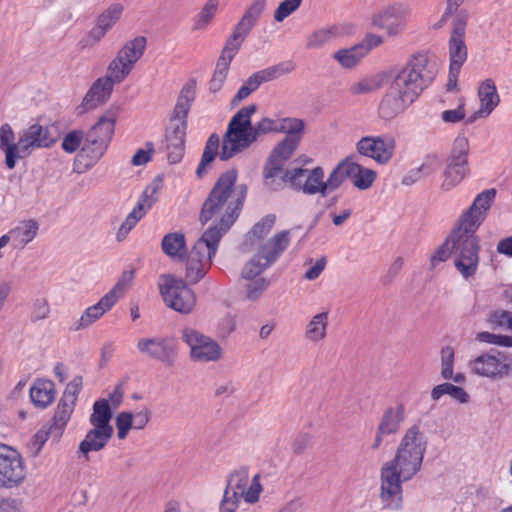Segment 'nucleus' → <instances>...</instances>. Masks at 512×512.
<instances>
[{
	"mask_svg": "<svg viewBox=\"0 0 512 512\" xmlns=\"http://www.w3.org/2000/svg\"><path fill=\"white\" fill-rule=\"evenodd\" d=\"M496 194L494 188L483 190L460 213L445 241L430 256L432 267L445 262L454 254L453 264L461 277L464 280L474 278L479 267L481 249L476 232L486 220Z\"/></svg>",
	"mask_w": 512,
	"mask_h": 512,
	"instance_id": "1",
	"label": "nucleus"
},
{
	"mask_svg": "<svg viewBox=\"0 0 512 512\" xmlns=\"http://www.w3.org/2000/svg\"><path fill=\"white\" fill-rule=\"evenodd\" d=\"M428 447V437L421 421L413 423L403 432L394 456L380 468L379 499L382 507L400 511L403 507V486L421 471Z\"/></svg>",
	"mask_w": 512,
	"mask_h": 512,
	"instance_id": "2",
	"label": "nucleus"
},
{
	"mask_svg": "<svg viewBox=\"0 0 512 512\" xmlns=\"http://www.w3.org/2000/svg\"><path fill=\"white\" fill-rule=\"evenodd\" d=\"M236 181V170L223 173L202 206L201 223L212 222L207 230L217 232L219 238H222L236 221L246 198V186L236 184Z\"/></svg>",
	"mask_w": 512,
	"mask_h": 512,
	"instance_id": "3",
	"label": "nucleus"
},
{
	"mask_svg": "<svg viewBox=\"0 0 512 512\" xmlns=\"http://www.w3.org/2000/svg\"><path fill=\"white\" fill-rule=\"evenodd\" d=\"M263 489L260 473L251 475L248 466H239L226 476L218 511L236 512L242 501L254 505L259 502Z\"/></svg>",
	"mask_w": 512,
	"mask_h": 512,
	"instance_id": "4",
	"label": "nucleus"
},
{
	"mask_svg": "<svg viewBox=\"0 0 512 512\" xmlns=\"http://www.w3.org/2000/svg\"><path fill=\"white\" fill-rule=\"evenodd\" d=\"M435 75L436 68L429 55L417 52L395 71L390 86L415 101L432 83Z\"/></svg>",
	"mask_w": 512,
	"mask_h": 512,
	"instance_id": "5",
	"label": "nucleus"
},
{
	"mask_svg": "<svg viewBox=\"0 0 512 512\" xmlns=\"http://www.w3.org/2000/svg\"><path fill=\"white\" fill-rule=\"evenodd\" d=\"M256 112V105L241 108L230 120L223 137L219 158L229 160L237 153L247 149L255 140V131L251 125V116Z\"/></svg>",
	"mask_w": 512,
	"mask_h": 512,
	"instance_id": "6",
	"label": "nucleus"
},
{
	"mask_svg": "<svg viewBox=\"0 0 512 512\" xmlns=\"http://www.w3.org/2000/svg\"><path fill=\"white\" fill-rule=\"evenodd\" d=\"M221 238L213 230H205L194 243L186 259V279L198 283L210 270L212 259L217 253Z\"/></svg>",
	"mask_w": 512,
	"mask_h": 512,
	"instance_id": "7",
	"label": "nucleus"
},
{
	"mask_svg": "<svg viewBox=\"0 0 512 512\" xmlns=\"http://www.w3.org/2000/svg\"><path fill=\"white\" fill-rule=\"evenodd\" d=\"M118 108L111 107L99 118L97 123L87 132L81 152L89 158L87 166L94 165L106 152L112 139Z\"/></svg>",
	"mask_w": 512,
	"mask_h": 512,
	"instance_id": "8",
	"label": "nucleus"
},
{
	"mask_svg": "<svg viewBox=\"0 0 512 512\" xmlns=\"http://www.w3.org/2000/svg\"><path fill=\"white\" fill-rule=\"evenodd\" d=\"M289 241V233L283 231L267 240L265 245L254 248L252 251L254 255L242 267L241 278H260V275L269 268L286 249Z\"/></svg>",
	"mask_w": 512,
	"mask_h": 512,
	"instance_id": "9",
	"label": "nucleus"
},
{
	"mask_svg": "<svg viewBox=\"0 0 512 512\" xmlns=\"http://www.w3.org/2000/svg\"><path fill=\"white\" fill-rule=\"evenodd\" d=\"M468 365L473 374L492 381L512 376V355L496 349L477 355Z\"/></svg>",
	"mask_w": 512,
	"mask_h": 512,
	"instance_id": "10",
	"label": "nucleus"
},
{
	"mask_svg": "<svg viewBox=\"0 0 512 512\" xmlns=\"http://www.w3.org/2000/svg\"><path fill=\"white\" fill-rule=\"evenodd\" d=\"M159 290L165 304L171 309L187 314L195 306V295L184 280L171 274L159 278Z\"/></svg>",
	"mask_w": 512,
	"mask_h": 512,
	"instance_id": "11",
	"label": "nucleus"
},
{
	"mask_svg": "<svg viewBox=\"0 0 512 512\" xmlns=\"http://www.w3.org/2000/svg\"><path fill=\"white\" fill-rule=\"evenodd\" d=\"M411 9L408 4L395 2L383 6L371 16V24L385 31L389 37H397L407 27Z\"/></svg>",
	"mask_w": 512,
	"mask_h": 512,
	"instance_id": "12",
	"label": "nucleus"
},
{
	"mask_svg": "<svg viewBox=\"0 0 512 512\" xmlns=\"http://www.w3.org/2000/svg\"><path fill=\"white\" fill-rule=\"evenodd\" d=\"M145 48L146 39L141 36L126 42L108 65L110 76L117 82H123L143 56Z\"/></svg>",
	"mask_w": 512,
	"mask_h": 512,
	"instance_id": "13",
	"label": "nucleus"
},
{
	"mask_svg": "<svg viewBox=\"0 0 512 512\" xmlns=\"http://www.w3.org/2000/svg\"><path fill=\"white\" fill-rule=\"evenodd\" d=\"M181 339L189 347L193 361L215 362L222 358L223 349L218 342L192 327L181 330Z\"/></svg>",
	"mask_w": 512,
	"mask_h": 512,
	"instance_id": "14",
	"label": "nucleus"
},
{
	"mask_svg": "<svg viewBox=\"0 0 512 512\" xmlns=\"http://www.w3.org/2000/svg\"><path fill=\"white\" fill-rule=\"evenodd\" d=\"M294 189L307 195H327L325 186V173L322 167L313 169L293 168L286 170L282 176Z\"/></svg>",
	"mask_w": 512,
	"mask_h": 512,
	"instance_id": "15",
	"label": "nucleus"
},
{
	"mask_svg": "<svg viewBox=\"0 0 512 512\" xmlns=\"http://www.w3.org/2000/svg\"><path fill=\"white\" fill-rule=\"evenodd\" d=\"M355 149L359 155L386 165L394 157L396 140L390 134L363 136L356 142Z\"/></svg>",
	"mask_w": 512,
	"mask_h": 512,
	"instance_id": "16",
	"label": "nucleus"
},
{
	"mask_svg": "<svg viewBox=\"0 0 512 512\" xmlns=\"http://www.w3.org/2000/svg\"><path fill=\"white\" fill-rule=\"evenodd\" d=\"M136 347L141 355L166 366H172L178 356V344L173 337H142L137 341Z\"/></svg>",
	"mask_w": 512,
	"mask_h": 512,
	"instance_id": "17",
	"label": "nucleus"
},
{
	"mask_svg": "<svg viewBox=\"0 0 512 512\" xmlns=\"http://www.w3.org/2000/svg\"><path fill=\"white\" fill-rule=\"evenodd\" d=\"M293 70L294 64L286 61L255 72L239 88L231 103L238 105L256 91L262 83L276 80L291 73Z\"/></svg>",
	"mask_w": 512,
	"mask_h": 512,
	"instance_id": "18",
	"label": "nucleus"
},
{
	"mask_svg": "<svg viewBox=\"0 0 512 512\" xmlns=\"http://www.w3.org/2000/svg\"><path fill=\"white\" fill-rule=\"evenodd\" d=\"M161 188L162 180L158 178L153 180L152 183L144 190L137 205L126 216L125 220L118 229L116 236L119 241H122L127 237L129 232L136 226V224L144 217L146 212L157 201V194Z\"/></svg>",
	"mask_w": 512,
	"mask_h": 512,
	"instance_id": "19",
	"label": "nucleus"
},
{
	"mask_svg": "<svg viewBox=\"0 0 512 512\" xmlns=\"http://www.w3.org/2000/svg\"><path fill=\"white\" fill-rule=\"evenodd\" d=\"M467 21L468 14L465 11L459 12L453 19L452 33L449 39V67L461 68L467 59V47L464 40Z\"/></svg>",
	"mask_w": 512,
	"mask_h": 512,
	"instance_id": "20",
	"label": "nucleus"
},
{
	"mask_svg": "<svg viewBox=\"0 0 512 512\" xmlns=\"http://www.w3.org/2000/svg\"><path fill=\"white\" fill-rule=\"evenodd\" d=\"M24 476V464L19 452L10 446L0 444V484H17Z\"/></svg>",
	"mask_w": 512,
	"mask_h": 512,
	"instance_id": "21",
	"label": "nucleus"
},
{
	"mask_svg": "<svg viewBox=\"0 0 512 512\" xmlns=\"http://www.w3.org/2000/svg\"><path fill=\"white\" fill-rule=\"evenodd\" d=\"M267 5V0H254L245 10L239 22L233 28L226 42L240 48L247 35L253 29Z\"/></svg>",
	"mask_w": 512,
	"mask_h": 512,
	"instance_id": "22",
	"label": "nucleus"
},
{
	"mask_svg": "<svg viewBox=\"0 0 512 512\" xmlns=\"http://www.w3.org/2000/svg\"><path fill=\"white\" fill-rule=\"evenodd\" d=\"M477 98L479 107L470 116L468 122L488 118L500 104V95L498 93L494 80L487 78L481 81L477 88Z\"/></svg>",
	"mask_w": 512,
	"mask_h": 512,
	"instance_id": "23",
	"label": "nucleus"
},
{
	"mask_svg": "<svg viewBox=\"0 0 512 512\" xmlns=\"http://www.w3.org/2000/svg\"><path fill=\"white\" fill-rule=\"evenodd\" d=\"M119 83L110 76V72L107 70L104 77L98 78L92 84L82 103L77 108L78 113L88 112L104 104L110 98L114 85Z\"/></svg>",
	"mask_w": 512,
	"mask_h": 512,
	"instance_id": "24",
	"label": "nucleus"
},
{
	"mask_svg": "<svg viewBox=\"0 0 512 512\" xmlns=\"http://www.w3.org/2000/svg\"><path fill=\"white\" fill-rule=\"evenodd\" d=\"M298 137H285L273 149L265 166L264 174L267 179L283 176V165L293 155L299 145Z\"/></svg>",
	"mask_w": 512,
	"mask_h": 512,
	"instance_id": "25",
	"label": "nucleus"
},
{
	"mask_svg": "<svg viewBox=\"0 0 512 512\" xmlns=\"http://www.w3.org/2000/svg\"><path fill=\"white\" fill-rule=\"evenodd\" d=\"M186 128V121L170 120L166 131V149L172 163L179 162L183 156Z\"/></svg>",
	"mask_w": 512,
	"mask_h": 512,
	"instance_id": "26",
	"label": "nucleus"
},
{
	"mask_svg": "<svg viewBox=\"0 0 512 512\" xmlns=\"http://www.w3.org/2000/svg\"><path fill=\"white\" fill-rule=\"evenodd\" d=\"M414 101L389 86L379 105V116L384 120H392L403 113Z\"/></svg>",
	"mask_w": 512,
	"mask_h": 512,
	"instance_id": "27",
	"label": "nucleus"
},
{
	"mask_svg": "<svg viewBox=\"0 0 512 512\" xmlns=\"http://www.w3.org/2000/svg\"><path fill=\"white\" fill-rule=\"evenodd\" d=\"M53 143L48 129L34 124L26 129L20 136V147L23 157L28 156L35 148L49 147Z\"/></svg>",
	"mask_w": 512,
	"mask_h": 512,
	"instance_id": "28",
	"label": "nucleus"
},
{
	"mask_svg": "<svg viewBox=\"0 0 512 512\" xmlns=\"http://www.w3.org/2000/svg\"><path fill=\"white\" fill-rule=\"evenodd\" d=\"M38 231L39 224L36 220L25 219L18 221L6 234L13 249H23L36 238Z\"/></svg>",
	"mask_w": 512,
	"mask_h": 512,
	"instance_id": "29",
	"label": "nucleus"
},
{
	"mask_svg": "<svg viewBox=\"0 0 512 512\" xmlns=\"http://www.w3.org/2000/svg\"><path fill=\"white\" fill-rule=\"evenodd\" d=\"M116 304L117 303L114 302L107 294L103 295L97 303L87 307L83 311L78 321L74 324V330L81 331L89 328L95 322L100 320Z\"/></svg>",
	"mask_w": 512,
	"mask_h": 512,
	"instance_id": "30",
	"label": "nucleus"
},
{
	"mask_svg": "<svg viewBox=\"0 0 512 512\" xmlns=\"http://www.w3.org/2000/svg\"><path fill=\"white\" fill-rule=\"evenodd\" d=\"M113 428L92 426L79 443L78 452L87 456L90 452H98L106 447L113 435Z\"/></svg>",
	"mask_w": 512,
	"mask_h": 512,
	"instance_id": "31",
	"label": "nucleus"
},
{
	"mask_svg": "<svg viewBox=\"0 0 512 512\" xmlns=\"http://www.w3.org/2000/svg\"><path fill=\"white\" fill-rule=\"evenodd\" d=\"M0 149L5 154V164L10 170L15 168L18 159L23 158L20 138L16 142L14 131L7 123L0 127Z\"/></svg>",
	"mask_w": 512,
	"mask_h": 512,
	"instance_id": "32",
	"label": "nucleus"
},
{
	"mask_svg": "<svg viewBox=\"0 0 512 512\" xmlns=\"http://www.w3.org/2000/svg\"><path fill=\"white\" fill-rule=\"evenodd\" d=\"M239 49L240 48L232 45L231 43H225V46L217 61L216 69L210 81L209 89L211 92L216 93L222 88L228 75L230 64L238 53Z\"/></svg>",
	"mask_w": 512,
	"mask_h": 512,
	"instance_id": "33",
	"label": "nucleus"
},
{
	"mask_svg": "<svg viewBox=\"0 0 512 512\" xmlns=\"http://www.w3.org/2000/svg\"><path fill=\"white\" fill-rule=\"evenodd\" d=\"M274 224V215H267L257 222L246 234L243 242V250L246 252H252L254 248H259L261 245H265L267 241H264V238L270 233Z\"/></svg>",
	"mask_w": 512,
	"mask_h": 512,
	"instance_id": "34",
	"label": "nucleus"
},
{
	"mask_svg": "<svg viewBox=\"0 0 512 512\" xmlns=\"http://www.w3.org/2000/svg\"><path fill=\"white\" fill-rule=\"evenodd\" d=\"M329 311L314 314L306 323L304 338L311 344H319L328 336Z\"/></svg>",
	"mask_w": 512,
	"mask_h": 512,
	"instance_id": "35",
	"label": "nucleus"
},
{
	"mask_svg": "<svg viewBox=\"0 0 512 512\" xmlns=\"http://www.w3.org/2000/svg\"><path fill=\"white\" fill-rule=\"evenodd\" d=\"M76 404L69 400L60 398L51 420V432L55 435V440H59L74 413Z\"/></svg>",
	"mask_w": 512,
	"mask_h": 512,
	"instance_id": "36",
	"label": "nucleus"
},
{
	"mask_svg": "<svg viewBox=\"0 0 512 512\" xmlns=\"http://www.w3.org/2000/svg\"><path fill=\"white\" fill-rule=\"evenodd\" d=\"M55 385L50 380L38 379L30 387V399L39 408H46L55 399Z\"/></svg>",
	"mask_w": 512,
	"mask_h": 512,
	"instance_id": "37",
	"label": "nucleus"
},
{
	"mask_svg": "<svg viewBox=\"0 0 512 512\" xmlns=\"http://www.w3.org/2000/svg\"><path fill=\"white\" fill-rule=\"evenodd\" d=\"M349 179L358 190L369 189L377 178V173L364 167L349 157Z\"/></svg>",
	"mask_w": 512,
	"mask_h": 512,
	"instance_id": "38",
	"label": "nucleus"
},
{
	"mask_svg": "<svg viewBox=\"0 0 512 512\" xmlns=\"http://www.w3.org/2000/svg\"><path fill=\"white\" fill-rule=\"evenodd\" d=\"M469 174V168L457 163L447 162L446 168L442 173L441 190L451 191L458 186Z\"/></svg>",
	"mask_w": 512,
	"mask_h": 512,
	"instance_id": "39",
	"label": "nucleus"
},
{
	"mask_svg": "<svg viewBox=\"0 0 512 512\" xmlns=\"http://www.w3.org/2000/svg\"><path fill=\"white\" fill-rule=\"evenodd\" d=\"M195 98V83L190 81L181 89L173 111V121H186L191 103Z\"/></svg>",
	"mask_w": 512,
	"mask_h": 512,
	"instance_id": "40",
	"label": "nucleus"
},
{
	"mask_svg": "<svg viewBox=\"0 0 512 512\" xmlns=\"http://www.w3.org/2000/svg\"><path fill=\"white\" fill-rule=\"evenodd\" d=\"M195 98V83L190 81L181 89L173 111V121H186L191 103Z\"/></svg>",
	"mask_w": 512,
	"mask_h": 512,
	"instance_id": "41",
	"label": "nucleus"
},
{
	"mask_svg": "<svg viewBox=\"0 0 512 512\" xmlns=\"http://www.w3.org/2000/svg\"><path fill=\"white\" fill-rule=\"evenodd\" d=\"M195 98V83L190 81L181 89L173 111V121H186L191 103Z\"/></svg>",
	"mask_w": 512,
	"mask_h": 512,
	"instance_id": "42",
	"label": "nucleus"
},
{
	"mask_svg": "<svg viewBox=\"0 0 512 512\" xmlns=\"http://www.w3.org/2000/svg\"><path fill=\"white\" fill-rule=\"evenodd\" d=\"M163 252L172 259L183 260L186 254V241L183 233H169L162 239Z\"/></svg>",
	"mask_w": 512,
	"mask_h": 512,
	"instance_id": "43",
	"label": "nucleus"
},
{
	"mask_svg": "<svg viewBox=\"0 0 512 512\" xmlns=\"http://www.w3.org/2000/svg\"><path fill=\"white\" fill-rule=\"evenodd\" d=\"M405 420V408L398 405L395 408L385 410L378 428L381 433L395 434Z\"/></svg>",
	"mask_w": 512,
	"mask_h": 512,
	"instance_id": "44",
	"label": "nucleus"
},
{
	"mask_svg": "<svg viewBox=\"0 0 512 512\" xmlns=\"http://www.w3.org/2000/svg\"><path fill=\"white\" fill-rule=\"evenodd\" d=\"M364 57L365 50L358 44L349 48L340 49L333 54V59L345 69L356 67Z\"/></svg>",
	"mask_w": 512,
	"mask_h": 512,
	"instance_id": "45",
	"label": "nucleus"
},
{
	"mask_svg": "<svg viewBox=\"0 0 512 512\" xmlns=\"http://www.w3.org/2000/svg\"><path fill=\"white\" fill-rule=\"evenodd\" d=\"M244 299L255 302L261 298L269 287V280L265 277L260 278H241Z\"/></svg>",
	"mask_w": 512,
	"mask_h": 512,
	"instance_id": "46",
	"label": "nucleus"
},
{
	"mask_svg": "<svg viewBox=\"0 0 512 512\" xmlns=\"http://www.w3.org/2000/svg\"><path fill=\"white\" fill-rule=\"evenodd\" d=\"M112 419V411L108 400L100 399L93 404V411L89 417L91 426H101L105 428H113L110 421Z\"/></svg>",
	"mask_w": 512,
	"mask_h": 512,
	"instance_id": "47",
	"label": "nucleus"
},
{
	"mask_svg": "<svg viewBox=\"0 0 512 512\" xmlns=\"http://www.w3.org/2000/svg\"><path fill=\"white\" fill-rule=\"evenodd\" d=\"M383 83L384 77L381 74L367 76L352 83L349 87V92L355 96L370 94L379 90Z\"/></svg>",
	"mask_w": 512,
	"mask_h": 512,
	"instance_id": "48",
	"label": "nucleus"
},
{
	"mask_svg": "<svg viewBox=\"0 0 512 512\" xmlns=\"http://www.w3.org/2000/svg\"><path fill=\"white\" fill-rule=\"evenodd\" d=\"M349 157L338 163L325 179L327 195L337 190L349 178Z\"/></svg>",
	"mask_w": 512,
	"mask_h": 512,
	"instance_id": "49",
	"label": "nucleus"
},
{
	"mask_svg": "<svg viewBox=\"0 0 512 512\" xmlns=\"http://www.w3.org/2000/svg\"><path fill=\"white\" fill-rule=\"evenodd\" d=\"M469 150L470 143L468 138L463 134L458 135L453 141L452 149L447 162L457 163L459 165L468 167Z\"/></svg>",
	"mask_w": 512,
	"mask_h": 512,
	"instance_id": "50",
	"label": "nucleus"
},
{
	"mask_svg": "<svg viewBox=\"0 0 512 512\" xmlns=\"http://www.w3.org/2000/svg\"><path fill=\"white\" fill-rule=\"evenodd\" d=\"M218 7L219 0H207L195 17L193 29L197 31L206 29L212 23Z\"/></svg>",
	"mask_w": 512,
	"mask_h": 512,
	"instance_id": "51",
	"label": "nucleus"
},
{
	"mask_svg": "<svg viewBox=\"0 0 512 512\" xmlns=\"http://www.w3.org/2000/svg\"><path fill=\"white\" fill-rule=\"evenodd\" d=\"M338 35L339 28L336 26L319 29L308 37L307 47L310 49H319L324 45L331 43Z\"/></svg>",
	"mask_w": 512,
	"mask_h": 512,
	"instance_id": "52",
	"label": "nucleus"
},
{
	"mask_svg": "<svg viewBox=\"0 0 512 512\" xmlns=\"http://www.w3.org/2000/svg\"><path fill=\"white\" fill-rule=\"evenodd\" d=\"M220 146V138L216 134L210 135L207 140L202 159L198 165L196 173L198 177H202L206 171V167L214 160L215 156L218 154Z\"/></svg>",
	"mask_w": 512,
	"mask_h": 512,
	"instance_id": "53",
	"label": "nucleus"
},
{
	"mask_svg": "<svg viewBox=\"0 0 512 512\" xmlns=\"http://www.w3.org/2000/svg\"><path fill=\"white\" fill-rule=\"evenodd\" d=\"M305 123L299 118L285 117L279 118V133H286V137H298L299 142L301 141L304 133Z\"/></svg>",
	"mask_w": 512,
	"mask_h": 512,
	"instance_id": "54",
	"label": "nucleus"
},
{
	"mask_svg": "<svg viewBox=\"0 0 512 512\" xmlns=\"http://www.w3.org/2000/svg\"><path fill=\"white\" fill-rule=\"evenodd\" d=\"M124 7L120 3H113L98 17L97 23L109 31L121 18Z\"/></svg>",
	"mask_w": 512,
	"mask_h": 512,
	"instance_id": "55",
	"label": "nucleus"
},
{
	"mask_svg": "<svg viewBox=\"0 0 512 512\" xmlns=\"http://www.w3.org/2000/svg\"><path fill=\"white\" fill-rule=\"evenodd\" d=\"M134 279L133 271H125L117 281V283L106 293L114 302H118L127 289L131 286Z\"/></svg>",
	"mask_w": 512,
	"mask_h": 512,
	"instance_id": "56",
	"label": "nucleus"
},
{
	"mask_svg": "<svg viewBox=\"0 0 512 512\" xmlns=\"http://www.w3.org/2000/svg\"><path fill=\"white\" fill-rule=\"evenodd\" d=\"M455 350L450 345H445L440 350V375L442 378L451 377L454 371Z\"/></svg>",
	"mask_w": 512,
	"mask_h": 512,
	"instance_id": "57",
	"label": "nucleus"
},
{
	"mask_svg": "<svg viewBox=\"0 0 512 512\" xmlns=\"http://www.w3.org/2000/svg\"><path fill=\"white\" fill-rule=\"evenodd\" d=\"M115 425L117 428V437L120 440L126 439L130 430L134 429L132 412H120L115 419Z\"/></svg>",
	"mask_w": 512,
	"mask_h": 512,
	"instance_id": "58",
	"label": "nucleus"
},
{
	"mask_svg": "<svg viewBox=\"0 0 512 512\" xmlns=\"http://www.w3.org/2000/svg\"><path fill=\"white\" fill-rule=\"evenodd\" d=\"M302 0H283L274 11V20L282 22L292 15L301 5Z\"/></svg>",
	"mask_w": 512,
	"mask_h": 512,
	"instance_id": "59",
	"label": "nucleus"
},
{
	"mask_svg": "<svg viewBox=\"0 0 512 512\" xmlns=\"http://www.w3.org/2000/svg\"><path fill=\"white\" fill-rule=\"evenodd\" d=\"M465 104L463 97L458 99V105L455 109L445 110L441 113V120L445 123L456 124L465 119Z\"/></svg>",
	"mask_w": 512,
	"mask_h": 512,
	"instance_id": "60",
	"label": "nucleus"
},
{
	"mask_svg": "<svg viewBox=\"0 0 512 512\" xmlns=\"http://www.w3.org/2000/svg\"><path fill=\"white\" fill-rule=\"evenodd\" d=\"M488 322L495 327L503 328L512 332V311L496 310L488 318Z\"/></svg>",
	"mask_w": 512,
	"mask_h": 512,
	"instance_id": "61",
	"label": "nucleus"
},
{
	"mask_svg": "<svg viewBox=\"0 0 512 512\" xmlns=\"http://www.w3.org/2000/svg\"><path fill=\"white\" fill-rule=\"evenodd\" d=\"M50 311L48 300L45 298H37L33 303L31 320L33 322L44 320L48 318Z\"/></svg>",
	"mask_w": 512,
	"mask_h": 512,
	"instance_id": "62",
	"label": "nucleus"
},
{
	"mask_svg": "<svg viewBox=\"0 0 512 512\" xmlns=\"http://www.w3.org/2000/svg\"><path fill=\"white\" fill-rule=\"evenodd\" d=\"M83 141L82 131L74 130L66 134L62 140V148L67 153H74Z\"/></svg>",
	"mask_w": 512,
	"mask_h": 512,
	"instance_id": "63",
	"label": "nucleus"
},
{
	"mask_svg": "<svg viewBox=\"0 0 512 512\" xmlns=\"http://www.w3.org/2000/svg\"><path fill=\"white\" fill-rule=\"evenodd\" d=\"M236 329V317L231 314L223 316L217 326V334L220 338L229 337Z\"/></svg>",
	"mask_w": 512,
	"mask_h": 512,
	"instance_id": "64",
	"label": "nucleus"
}]
</instances>
